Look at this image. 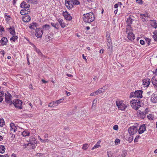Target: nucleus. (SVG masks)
Wrapping results in <instances>:
<instances>
[{"label":"nucleus","instance_id":"1","mask_svg":"<svg viewBox=\"0 0 157 157\" xmlns=\"http://www.w3.org/2000/svg\"><path fill=\"white\" fill-rule=\"evenodd\" d=\"M94 15L92 12L83 14V20L85 22H91L94 20Z\"/></svg>","mask_w":157,"mask_h":157},{"label":"nucleus","instance_id":"2","mask_svg":"<svg viewBox=\"0 0 157 157\" xmlns=\"http://www.w3.org/2000/svg\"><path fill=\"white\" fill-rule=\"evenodd\" d=\"M141 103L140 101L136 100L133 99L130 101L131 106L133 109L136 110L141 106Z\"/></svg>","mask_w":157,"mask_h":157},{"label":"nucleus","instance_id":"3","mask_svg":"<svg viewBox=\"0 0 157 157\" xmlns=\"http://www.w3.org/2000/svg\"><path fill=\"white\" fill-rule=\"evenodd\" d=\"M116 105L119 109L124 111L127 107L126 105L123 103V101L121 100H118L116 101Z\"/></svg>","mask_w":157,"mask_h":157},{"label":"nucleus","instance_id":"4","mask_svg":"<svg viewBox=\"0 0 157 157\" xmlns=\"http://www.w3.org/2000/svg\"><path fill=\"white\" fill-rule=\"evenodd\" d=\"M63 99H60L58 100L52 101L49 103L48 106L50 107H53L57 106L59 104L62 102Z\"/></svg>","mask_w":157,"mask_h":157},{"label":"nucleus","instance_id":"5","mask_svg":"<svg viewBox=\"0 0 157 157\" xmlns=\"http://www.w3.org/2000/svg\"><path fill=\"white\" fill-rule=\"evenodd\" d=\"M12 104H13L15 107L19 109H21L22 102L21 100L18 99L13 100L12 102Z\"/></svg>","mask_w":157,"mask_h":157},{"label":"nucleus","instance_id":"6","mask_svg":"<svg viewBox=\"0 0 157 157\" xmlns=\"http://www.w3.org/2000/svg\"><path fill=\"white\" fill-rule=\"evenodd\" d=\"M5 100L7 104L11 105L12 104V101L11 100V98L12 96L10 93H7V94L5 93Z\"/></svg>","mask_w":157,"mask_h":157},{"label":"nucleus","instance_id":"7","mask_svg":"<svg viewBox=\"0 0 157 157\" xmlns=\"http://www.w3.org/2000/svg\"><path fill=\"white\" fill-rule=\"evenodd\" d=\"M137 130L138 128L137 127L132 126L129 128L128 131L130 134L133 135L137 132Z\"/></svg>","mask_w":157,"mask_h":157},{"label":"nucleus","instance_id":"8","mask_svg":"<svg viewBox=\"0 0 157 157\" xmlns=\"http://www.w3.org/2000/svg\"><path fill=\"white\" fill-rule=\"evenodd\" d=\"M127 33L128 34L127 38L130 40H132L135 39L134 36L132 31L129 30V29H127L126 30Z\"/></svg>","mask_w":157,"mask_h":157},{"label":"nucleus","instance_id":"9","mask_svg":"<svg viewBox=\"0 0 157 157\" xmlns=\"http://www.w3.org/2000/svg\"><path fill=\"white\" fill-rule=\"evenodd\" d=\"M73 2V0H66L65 6L68 9H70L73 7L74 5Z\"/></svg>","mask_w":157,"mask_h":157},{"label":"nucleus","instance_id":"10","mask_svg":"<svg viewBox=\"0 0 157 157\" xmlns=\"http://www.w3.org/2000/svg\"><path fill=\"white\" fill-rule=\"evenodd\" d=\"M35 31V35L37 38L41 37L43 34V32L41 28H36Z\"/></svg>","mask_w":157,"mask_h":157},{"label":"nucleus","instance_id":"11","mask_svg":"<svg viewBox=\"0 0 157 157\" xmlns=\"http://www.w3.org/2000/svg\"><path fill=\"white\" fill-rule=\"evenodd\" d=\"M140 18L143 22L146 21L147 18L149 17V14L147 13L144 14H140Z\"/></svg>","mask_w":157,"mask_h":157},{"label":"nucleus","instance_id":"12","mask_svg":"<svg viewBox=\"0 0 157 157\" xmlns=\"http://www.w3.org/2000/svg\"><path fill=\"white\" fill-rule=\"evenodd\" d=\"M150 82L151 81L150 79L147 78L143 80V85L144 87H147L148 86Z\"/></svg>","mask_w":157,"mask_h":157},{"label":"nucleus","instance_id":"13","mask_svg":"<svg viewBox=\"0 0 157 157\" xmlns=\"http://www.w3.org/2000/svg\"><path fill=\"white\" fill-rule=\"evenodd\" d=\"M135 97L137 98H141L142 97L143 91L142 90H137L135 92Z\"/></svg>","mask_w":157,"mask_h":157},{"label":"nucleus","instance_id":"14","mask_svg":"<svg viewBox=\"0 0 157 157\" xmlns=\"http://www.w3.org/2000/svg\"><path fill=\"white\" fill-rule=\"evenodd\" d=\"M146 130V127L145 124H143L140 126L138 129L139 134L143 133Z\"/></svg>","mask_w":157,"mask_h":157},{"label":"nucleus","instance_id":"15","mask_svg":"<svg viewBox=\"0 0 157 157\" xmlns=\"http://www.w3.org/2000/svg\"><path fill=\"white\" fill-rule=\"evenodd\" d=\"M151 101L154 103H157V94H153L151 95Z\"/></svg>","mask_w":157,"mask_h":157},{"label":"nucleus","instance_id":"16","mask_svg":"<svg viewBox=\"0 0 157 157\" xmlns=\"http://www.w3.org/2000/svg\"><path fill=\"white\" fill-rule=\"evenodd\" d=\"M151 82L155 89L157 91V80L155 77H153L151 79Z\"/></svg>","mask_w":157,"mask_h":157},{"label":"nucleus","instance_id":"17","mask_svg":"<svg viewBox=\"0 0 157 157\" xmlns=\"http://www.w3.org/2000/svg\"><path fill=\"white\" fill-rule=\"evenodd\" d=\"M36 143V141L34 137L31 136L30 137V139L29 141L28 144H33Z\"/></svg>","mask_w":157,"mask_h":157},{"label":"nucleus","instance_id":"18","mask_svg":"<svg viewBox=\"0 0 157 157\" xmlns=\"http://www.w3.org/2000/svg\"><path fill=\"white\" fill-rule=\"evenodd\" d=\"M37 24L35 22H33L29 25V27L30 29L34 30L36 29V28H37Z\"/></svg>","mask_w":157,"mask_h":157},{"label":"nucleus","instance_id":"19","mask_svg":"<svg viewBox=\"0 0 157 157\" xmlns=\"http://www.w3.org/2000/svg\"><path fill=\"white\" fill-rule=\"evenodd\" d=\"M22 20L24 22H28L30 20L31 18L29 15H26L23 17Z\"/></svg>","mask_w":157,"mask_h":157},{"label":"nucleus","instance_id":"20","mask_svg":"<svg viewBox=\"0 0 157 157\" xmlns=\"http://www.w3.org/2000/svg\"><path fill=\"white\" fill-rule=\"evenodd\" d=\"M137 113L141 119H143L145 117V114L143 112L139 110L138 111Z\"/></svg>","mask_w":157,"mask_h":157},{"label":"nucleus","instance_id":"21","mask_svg":"<svg viewBox=\"0 0 157 157\" xmlns=\"http://www.w3.org/2000/svg\"><path fill=\"white\" fill-rule=\"evenodd\" d=\"M8 42V40L6 38L4 37L1 40V43L3 46L6 45Z\"/></svg>","mask_w":157,"mask_h":157},{"label":"nucleus","instance_id":"22","mask_svg":"<svg viewBox=\"0 0 157 157\" xmlns=\"http://www.w3.org/2000/svg\"><path fill=\"white\" fill-rule=\"evenodd\" d=\"M10 130L11 131L15 132L16 131V129H17L16 126H15L14 124L13 123L10 124Z\"/></svg>","mask_w":157,"mask_h":157},{"label":"nucleus","instance_id":"23","mask_svg":"<svg viewBox=\"0 0 157 157\" xmlns=\"http://www.w3.org/2000/svg\"><path fill=\"white\" fill-rule=\"evenodd\" d=\"M57 21L59 23L61 26L62 28H64L66 26L65 24L64 23L63 21V19L59 18L57 19Z\"/></svg>","mask_w":157,"mask_h":157},{"label":"nucleus","instance_id":"24","mask_svg":"<svg viewBox=\"0 0 157 157\" xmlns=\"http://www.w3.org/2000/svg\"><path fill=\"white\" fill-rule=\"evenodd\" d=\"M28 10H29L28 9H27V10L25 9H23L21 10L20 13L22 15H25V14H28V12L29 11H28Z\"/></svg>","mask_w":157,"mask_h":157},{"label":"nucleus","instance_id":"25","mask_svg":"<svg viewBox=\"0 0 157 157\" xmlns=\"http://www.w3.org/2000/svg\"><path fill=\"white\" fill-rule=\"evenodd\" d=\"M33 47L35 48V50L37 52V53L38 54L39 56L42 57L43 56V54L41 53V52H40V50L36 48V47L33 45Z\"/></svg>","mask_w":157,"mask_h":157},{"label":"nucleus","instance_id":"26","mask_svg":"<svg viewBox=\"0 0 157 157\" xmlns=\"http://www.w3.org/2000/svg\"><path fill=\"white\" fill-rule=\"evenodd\" d=\"M29 132L26 130H25L22 132V135L23 136H29Z\"/></svg>","mask_w":157,"mask_h":157},{"label":"nucleus","instance_id":"27","mask_svg":"<svg viewBox=\"0 0 157 157\" xmlns=\"http://www.w3.org/2000/svg\"><path fill=\"white\" fill-rule=\"evenodd\" d=\"M100 143L101 141L100 140L98 141L94 146L92 148V150H93L94 149L100 147Z\"/></svg>","mask_w":157,"mask_h":157},{"label":"nucleus","instance_id":"28","mask_svg":"<svg viewBox=\"0 0 157 157\" xmlns=\"http://www.w3.org/2000/svg\"><path fill=\"white\" fill-rule=\"evenodd\" d=\"M50 26L48 25H43L42 28L44 31L49 30L50 28Z\"/></svg>","mask_w":157,"mask_h":157},{"label":"nucleus","instance_id":"29","mask_svg":"<svg viewBox=\"0 0 157 157\" xmlns=\"http://www.w3.org/2000/svg\"><path fill=\"white\" fill-rule=\"evenodd\" d=\"M154 35L153 36V37L154 40L157 41V31H155L153 33Z\"/></svg>","mask_w":157,"mask_h":157},{"label":"nucleus","instance_id":"30","mask_svg":"<svg viewBox=\"0 0 157 157\" xmlns=\"http://www.w3.org/2000/svg\"><path fill=\"white\" fill-rule=\"evenodd\" d=\"M9 31L11 34L13 35H14L15 33L14 29L13 28L10 27L9 28Z\"/></svg>","mask_w":157,"mask_h":157},{"label":"nucleus","instance_id":"31","mask_svg":"<svg viewBox=\"0 0 157 157\" xmlns=\"http://www.w3.org/2000/svg\"><path fill=\"white\" fill-rule=\"evenodd\" d=\"M106 36V40H107V42H111V40L110 39V34H109V33H108V32L107 33Z\"/></svg>","mask_w":157,"mask_h":157},{"label":"nucleus","instance_id":"32","mask_svg":"<svg viewBox=\"0 0 157 157\" xmlns=\"http://www.w3.org/2000/svg\"><path fill=\"white\" fill-rule=\"evenodd\" d=\"M51 25L52 26L54 27L56 29H58L59 28V25L58 23H52Z\"/></svg>","mask_w":157,"mask_h":157},{"label":"nucleus","instance_id":"33","mask_svg":"<svg viewBox=\"0 0 157 157\" xmlns=\"http://www.w3.org/2000/svg\"><path fill=\"white\" fill-rule=\"evenodd\" d=\"M5 147L1 145L0 146V153H3L5 152Z\"/></svg>","mask_w":157,"mask_h":157},{"label":"nucleus","instance_id":"34","mask_svg":"<svg viewBox=\"0 0 157 157\" xmlns=\"http://www.w3.org/2000/svg\"><path fill=\"white\" fill-rule=\"evenodd\" d=\"M28 2L29 3H33V4H36L37 1L36 0H28Z\"/></svg>","mask_w":157,"mask_h":157},{"label":"nucleus","instance_id":"35","mask_svg":"<svg viewBox=\"0 0 157 157\" xmlns=\"http://www.w3.org/2000/svg\"><path fill=\"white\" fill-rule=\"evenodd\" d=\"M146 43L147 44V46H149L150 44L151 39L147 38H145Z\"/></svg>","mask_w":157,"mask_h":157},{"label":"nucleus","instance_id":"36","mask_svg":"<svg viewBox=\"0 0 157 157\" xmlns=\"http://www.w3.org/2000/svg\"><path fill=\"white\" fill-rule=\"evenodd\" d=\"M105 89L104 88H101L97 90L98 94H101L103 92L105 91Z\"/></svg>","mask_w":157,"mask_h":157},{"label":"nucleus","instance_id":"37","mask_svg":"<svg viewBox=\"0 0 157 157\" xmlns=\"http://www.w3.org/2000/svg\"><path fill=\"white\" fill-rule=\"evenodd\" d=\"M147 117L149 120H152L154 118V116L152 114H150L147 116Z\"/></svg>","mask_w":157,"mask_h":157},{"label":"nucleus","instance_id":"38","mask_svg":"<svg viewBox=\"0 0 157 157\" xmlns=\"http://www.w3.org/2000/svg\"><path fill=\"white\" fill-rule=\"evenodd\" d=\"M5 124L4 121L3 119H0V126L2 127Z\"/></svg>","mask_w":157,"mask_h":157},{"label":"nucleus","instance_id":"39","mask_svg":"<svg viewBox=\"0 0 157 157\" xmlns=\"http://www.w3.org/2000/svg\"><path fill=\"white\" fill-rule=\"evenodd\" d=\"M73 3L74 4L76 5H79L80 4V3L78 0H73Z\"/></svg>","mask_w":157,"mask_h":157},{"label":"nucleus","instance_id":"40","mask_svg":"<svg viewBox=\"0 0 157 157\" xmlns=\"http://www.w3.org/2000/svg\"><path fill=\"white\" fill-rule=\"evenodd\" d=\"M17 38L18 37L17 36L13 35V37L10 39V40H13V41H15V40L17 39Z\"/></svg>","mask_w":157,"mask_h":157},{"label":"nucleus","instance_id":"41","mask_svg":"<svg viewBox=\"0 0 157 157\" xmlns=\"http://www.w3.org/2000/svg\"><path fill=\"white\" fill-rule=\"evenodd\" d=\"M65 18L66 20L69 21L71 20L72 17L70 15L68 14Z\"/></svg>","mask_w":157,"mask_h":157},{"label":"nucleus","instance_id":"42","mask_svg":"<svg viewBox=\"0 0 157 157\" xmlns=\"http://www.w3.org/2000/svg\"><path fill=\"white\" fill-rule=\"evenodd\" d=\"M46 39L47 38L48 39H50L52 38V36L51 34H49L46 36Z\"/></svg>","mask_w":157,"mask_h":157},{"label":"nucleus","instance_id":"43","mask_svg":"<svg viewBox=\"0 0 157 157\" xmlns=\"http://www.w3.org/2000/svg\"><path fill=\"white\" fill-rule=\"evenodd\" d=\"M88 147V145L87 144H84L82 147V148L84 150H86Z\"/></svg>","mask_w":157,"mask_h":157},{"label":"nucleus","instance_id":"44","mask_svg":"<svg viewBox=\"0 0 157 157\" xmlns=\"http://www.w3.org/2000/svg\"><path fill=\"white\" fill-rule=\"evenodd\" d=\"M132 97H136L135 92H132L131 93L130 95V98H131Z\"/></svg>","mask_w":157,"mask_h":157},{"label":"nucleus","instance_id":"45","mask_svg":"<svg viewBox=\"0 0 157 157\" xmlns=\"http://www.w3.org/2000/svg\"><path fill=\"white\" fill-rule=\"evenodd\" d=\"M120 140H119V139H116L115 141V143L116 144H118L120 143Z\"/></svg>","mask_w":157,"mask_h":157},{"label":"nucleus","instance_id":"46","mask_svg":"<svg viewBox=\"0 0 157 157\" xmlns=\"http://www.w3.org/2000/svg\"><path fill=\"white\" fill-rule=\"evenodd\" d=\"M25 2L23 1L21 3L20 5V6L21 7L23 8H25Z\"/></svg>","mask_w":157,"mask_h":157},{"label":"nucleus","instance_id":"47","mask_svg":"<svg viewBox=\"0 0 157 157\" xmlns=\"http://www.w3.org/2000/svg\"><path fill=\"white\" fill-rule=\"evenodd\" d=\"M96 101L95 99H94L93 101V102L92 104V107H93L94 106H95L96 105Z\"/></svg>","mask_w":157,"mask_h":157},{"label":"nucleus","instance_id":"48","mask_svg":"<svg viewBox=\"0 0 157 157\" xmlns=\"http://www.w3.org/2000/svg\"><path fill=\"white\" fill-rule=\"evenodd\" d=\"M149 111V108H146L145 111H144V113L145 114H148V112Z\"/></svg>","mask_w":157,"mask_h":157},{"label":"nucleus","instance_id":"49","mask_svg":"<svg viewBox=\"0 0 157 157\" xmlns=\"http://www.w3.org/2000/svg\"><path fill=\"white\" fill-rule=\"evenodd\" d=\"M127 22L129 24L131 23H132V19L130 18H129L128 19Z\"/></svg>","mask_w":157,"mask_h":157},{"label":"nucleus","instance_id":"50","mask_svg":"<svg viewBox=\"0 0 157 157\" xmlns=\"http://www.w3.org/2000/svg\"><path fill=\"white\" fill-rule=\"evenodd\" d=\"M25 8H28L29 7H30V5H29V4H28V3H26L25 2Z\"/></svg>","mask_w":157,"mask_h":157},{"label":"nucleus","instance_id":"51","mask_svg":"<svg viewBox=\"0 0 157 157\" xmlns=\"http://www.w3.org/2000/svg\"><path fill=\"white\" fill-rule=\"evenodd\" d=\"M107 46L108 47L112 46L111 41L108 42L107 43Z\"/></svg>","mask_w":157,"mask_h":157},{"label":"nucleus","instance_id":"52","mask_svg":"<svg viewBox=\"0 0 157 157\" xmlns=\"http://www.w3.org/2000/svg\"><path fill=\"white\" fill-rule=\"evenodd\" d=\"M108 50L110 52H112L113 51V46L108 47Z\"/></svg>","mask_w":157,"mask_h":157},{"label":"nucleus","instance_id":"53","mask_svg":"<svg viewBox=\"0 0 157 157\" xmlns=\"http://www.w3.org/2000/svg\"><path fill=\"white\" fill-rule=\"evenodd\" d=\"M126 155V153L125 151H123L121 154V156L123 157H124Z\"/></svg>","mask_w":157,"mask_h":157},{"label":"nucleus","instance_id":"54","mask_svg":"<svg viewBox=\"0 0 157 157\" xmlns=\"http://www.w3.org/2000/svg\"><path fill=\"white\" fill-rule=\"evenodd\" d=\"M136 1L139 4H142L143 3L142 0H136Z\"/></svg>","mask_w":157,"mask_h":157},{"label":"nucleus","instance_id":"55","mask_svg":"<svg viewBox=\"0 0 157 157\" xmlns=\"http://www.w3.org/2000/svg\"><path fill=\"white\" fill-rule=\"evenodd\" d=\"M4 93L3 91H0V97L2 98L4 95Z\"/></svg>","mask_w":157,"mask_h":157},{"label":"nucleus","instance_id":"56","mask_svg":"<svg viewBox=\"0 0 157 157\" xmlns=\"http://www.w3.org/2000/svg\"><path fill=\"white\" fill-rule=\"evenodd\" d=\"M140 43L142 45H144L145 44V41L142 40H141L140 41Z\"/></svg>","mask_w":157,"mask_h":157},{"label":"nucleus","instance_id":"57","mask_svg":"<svg viewBox=\"0 0 157 157\" xmlns=\"http://www.w3.org/2000/svg\"><path fill=\"white\" fill-rule=\"evenodd\" d=\"M113 128L115 130H117L118 128V125H115L113 126Z\"/></svg>","mask_w":157,"mask_h":157},{"label":"nucleus","instance_id":"58","mask_svg":"<svg viewBox=\"0 0 157 157\" xmlns=\"http://www.w3.org/2000/svg\"><path fill=\"white\" fill-rule=\"evenodd\" d=\"M63 14L65 18L67 16V15L68 14L67 13L65 12L63 13Z\"/></svg>","mask_w":157,"mask_h":157},{"label":"nucleus","instance_id":"59","mask_svg":"<svg viewBox=\"0 0 157 157\" xmlns=\"http://www.w3.org/2000/svg\"><path fill=\"white\" fill-rule=\"evenodd\" d=\"M83 2L86 3L87 2H91V0H83Z\"/></svg>","mask_w":157,"mask_h":157},{"label":"nucleus","instance_id":"60","mask_svg":"<svg viewBox=\"0 0 157 157\" xmlns=\"http://www.w3.org/2000/svg\"><path fill=\"white\" fill-rule=\"evenodd\" d=\"M0 157H9V156L7 154H6L4 155H0Z\"/></svg>","mask_w":157,"mask_h":157},{"label":"nucleus","instance_id":"61","mask_svg":"<svg viewBox=\"0 0 157 157\" xmlns=\"http://www.w3.org/2000/svg\"><path fill=\"white\" fill-rule=\"evenodd\" d=\"M0 31H4V29L2 26L0 25Z\"/></svg>","mask_w":157,"mask_h":157},{"label":"nucleus","instance_id":"62","mask_svg":"<svg viewBox=\"0 0 157 157\" xmlns=\"http://www.w3.org/2000/svg\"><path fill=\"white\" fill-rule=\"evenodd\" d=\"M140 137L139 136H136L135 140H134V141L135 142H137V140Z\"/></svg>","mask_w":157,"mask_h":157},{"label":"nucleus","instance_id":"63","mask_svg":"<svg viewBox=\"0 0 157 157\" xmlns=\"http://www.w3.org/2000/svg\"><path fill=\"white\" fill-rule=\"evenodd\" d=\"M107 154L108 157H112V156L110 153H109L108 152H107Z\"/></svg>","mask_w":157,"mask_h":157},{"label":"nucleus","instance_id":"64","mask_svg":"<svg viewBox=\"0 0 157 157\" xmlns=\"http://www.w3.org/2000/svg\"><path fill=\"white\" fill-rule=\"evenodd\" d=\"M153 73L157 75V68L154 71H153Z\"/></svg>","mask_w":157,"mask_h":157}]
</instances>
